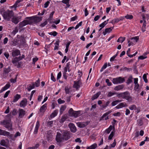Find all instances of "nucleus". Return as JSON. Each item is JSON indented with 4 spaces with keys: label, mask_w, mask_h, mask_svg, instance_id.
<instances>
[{
    "label": "nucleus",
    "mask_w": 149,
    "mask_h": 149,
    "mask_svg": "<svg viewBox=\"0 0 149 149\" xmlns=\"http://www.w3.org/2000/svg\"><path fill=\"white\" fill-rule=\"evenodd\" d=\"M70 133L66 131L61 130L57 132L56 140L57 142L60 143L64 141H67L70 138Z\"/></svg>",
    "instance_id": "1"
},
{
    "label": "nucleus",
    "mask_w": 149,
    "mask_h": 149,
    "mask_svg": "<svg viewBox=\"0 0 149 149\" xmlns=\"http://www.w3.org/2000/svg\"><path fill=\"white\" fill-rule=\"evenodd\" d=\"M13 15L14 14L12 11L8 10L3 13V16L4 19L9 21Z\"/></svg>",
    "instance_id": "2"
},
{
    "label": "nucleus",
    "mask_w": 149,
    "mask_h": 149,
    "mask_svg": "<svg viewBox=\"0 0 149 149\" xmlns=\"http://www.w3.org/2000/svg\"><path fill=\"white\" fill-rule=\"evenodd\" d=\"M139 40L138 36H135L127 39L128 41V46H133L136 44Z\"/></svg>",
    "instance_id": "3"
},
{
    "label": "nucleus",
    "mask_w": 149,
    "mask_h": 149,
    "mask_svg": "<svg viewBox=\"0 0 149 149\" xmlns=\"http://www.w3.org/2000/svg\"><path fill=\"white\" fill-rule=\"evenodd\" d=\"M26 19L30 20L31 24L33 23L38 22L42 20V19L40 17L35 16L27 17Z\"/></svg>",
    "instance_id": "4"
},
{
    "label": "nucleus",
    "mask_w": 149,
    "mask_h": 149,
    "mask_svg": "<svg viewBox=\"0 0 149 149\" xmlns=\"http://www.w3.org/2000/svg\"><path fill=\"white\" fill-rule=\"evenodd\" d=\"M1 124L4 125V127L8 129L9 130L12 129V125L10 120H4L1 122Z\"/></svg>",
    "instance_id": "5"
},
{
    "label": "nucleus",
    "mask_w": 149,
    "mask_h": 149,
    "mask_svg": "<svg viewBox=\"0 0 149 149\" xmlns=\"http://www.w3.org/2000/svg\"><path fill=\"white\" fill-rule=\"evenodd\" d=\"M70 116L77 117L80 114V111H75L73 110L72 108H70L68 111Z\"/></svg>",
    "instance_id": "6"
},
{
    "label": "nucleus",
    "mask_w": 149,
    "mask_h": 149,
    "mask_svg": "<svg viewBox=\"0 0 149 149\" xmlns=\"http://www.w3.org/2000/svg\"><path fill=\"white\" fill-rule=\"evenodd\" d=\"M122 98L129 101H131L132 100V97L130 96V93L128 91L123 92Z\"/></svg>",
    "instance_id": "7"
},
{
    "label": "nucleus",
    "mask_w": 149,
    "mask_h": 149,
    "mask_svg": "<svg viewBox=\"0 0 149 149\" xmlns=\"http://www.w3.org/2000/svg\"><path fill=\"white\" fill-rule=\"evenodd\" d=\"M19 61L17 57H16L12 59V63L14 66L19 68L20 67L21 64H22V62H19Z\"/></svg>",
    "instance_id": "8"
},
{
    "label": "nucleus",
    "mask_w": 149,
    "mask_h": 149,
    "mask_svg": "<svg viewBox=\"0 0 149 149\" xmlns=\"http://www.w3.org/2000/svg\"><path fill=\"white\" fill-rule=\"evenodd\" d=\"M125 81V79L121 77L113 78L112 80L113 83L114 84L122 83Z\"/></svg>",
    "instance_id": "9"
},
{
    "label": "nucleus",
    "mask_w": 149,
    "mask_h": 149,
    "mask_svg": "<svg viewBox=\"0 0 149 149\" xmlns=\"http://www.w3.org/2000/svg\"><path fill=\"white\" fill-rule=\"evenodd\" d=\"M11 21L15 24H17L21 20V16H13L12 17Z\"/></svg>",
    "instance_id": "10"
},
{
    "label": "nucleus",
    "mask_w": 149,
    "mask_h": 149,
    "mask_svg": "<svg viewBox=\"0 0 149 149\" xmlns=\"http://www.w3.org/2000/svg\"><path fill=\"white\" fill-rule=\"evenodd\" d=\"M31 24L30 20H25L20 22L19 24L20 28H22L27 24Z\"/></svg>",
    "instance_id": "11"
},
{
    "label": "nucleus",
    "mask_w": 149,
    "mask_h": 149,
    "mask_svg": "<svg viewBox=\"0 0 149 149\" xmlns=\"http://www.w3.org/2000/svg\"><path fill=\"white\" fill-rule=\"evenodd\" d=\"M74 84L73 87L74 88H76L77 90L80 87V85L82 84V82L80 80H78V81H74Z\"/></svg>",
    "instance_id": "12"
},
{
    "label": "nucleus",
    "mask_w": 149,
    "mask_h": 149,
    "mask_svg": "<svg viewBox=\"0 0 149 149\" xmlns=\"http://www.w3.org/2000/svg\"><path fill=\"white\" fill-rule=\"evenodd\" d=\"M19 117L20 118H22L26 114V111L24 110L19 109L18 110Z\"/></svg>",
    "instance_id": "13"
},
{
    "label": "nucleus",
    "mask_w": 149,
    "mask_h": 149,
    "mask_svg": "<svg viewBox=\"0 0 149 149\" xmlns=\"http://www.w3.org/2000/svg\"><path fill=\"white\" fill-rule=\"evenodd\" d=\"M27 100L26 99L24 98L20 103L19 106L21 107L24 108L27 105Z\"/></svg>",
    "instance_id": "14"
},
{
    "label": "nucleus",
    "mask_w": 149,
    "mask_h": 149,
    "mask_svg": "<svg viewBox=\"0 0 149 149\" xmlns=\"http://www.w3.org/2000/svg\"><path fill=\"white\" fill-rule=\"evenodd\" d=\"M20 52L18 49L14 50L12 51V56L15 57L20 55Z\"/></svg>",
    "instance_id": "15"
},
{
    "label": "nucleus",
    "mask_w": 149,
    "mask_h": 149,
    "mask_svg": "<svg viewBox=\"0 0 149 149\" xmlns=\"http://www.w3.org/2000/svg\"><path fill=\"white\" fill-rule=\"evenodd\" d=\"M69 126L70 130L72 132H75L76 131V128L74 125L72 123H70L69 125Z\"/></svg>",
    "instance_id": "16"
},
{
    "label": "nucleus",
    "mask_w": 149,
    "mask_h": 149,
    "mask_svg": "<svg viewBox=\"0 0 149 149\" xmlns=\"http://www.w3.org/2000/svg\"><path fill=\"white\" fill-rule=\"evenodd\" d=\"M40 126V123L39 121L38 120L36 122V126L34 129V133L35 134H36L38 132V128H39Z\"/></svg>",
    "instance_id": "17"
},
{
    "label": "nucleus",
    "mask_w": 149,
    "mask_h": 149,
    "mask_svg": "<svg viewBox=\"0 0 149 149\" xmlns=\"http://www.w3.org/2000/svg\"><path fill=\"white\" fill-rule=\"evenodd\" d=\"M111 111H109L108 112L104 113L102 116V118H103L105 120H107L109 119L108 116H107L108 115L111 113Z\"/></svg>",
    "instance_id": "18"
},
{
    "label": "nucleus",
    "mask_w": 149,
    "mask_h": 149,
    "mask_svg": "<svg viewBox=\"0 0 149 149\" xmlns=\"http://www.w3.org/2000/svg\"><path fill=\"white\" fill-rule=\"evenodd\" d=\"M87 122L83 123H78L79 127L81 128H83L86 126L88 124Z\"/></svg>",
    "instance_id": "19"
},
{
    "label": "nucleus",
    "mask_w": 149,
    "mask_h": 149,
    "mask_svg": "<svg viewBox=\"0 0 149 149\" xmlns=\"http://www.w3.org/2000/svg\"><path fill=\"white\" fill-rule=\"evenodd\" d=\"M10 133L5 130L0 129V135L4 136H8Z\"/></svg>",
    "instance_id": "20"
},
{
    "label": "nucleus",
    "mask_w": 149,
    "mask_h": 149,
    "mask_svg": "<svg viewBox=\"0 0 149 149\" xmlns=\"http://www.w3.org/2000/svg\"><path fill=\"white\" fill-rule=\"evenodd\" d=\"M21 95H20L17 94L14 97V99L12 102H15L17 101L18 100L21 98Z\"/></svg>",
    "instance_id": "21"
},
{
    "label": "nucleus",
    "mask_w": 149,
    "mask_h": 149,
    "mask_svg": "<svg viewBox=\"0 0 149 149\" xmlns=\"http://www.w3.org/2000/svg\"><path fill=\"white\" fill-rule=\"evenodd\" d=\"M47 104H45L44 105L42 106L40 108V112H44L46 109Z\"/></svg>",
    "instance_id": "22"
},
{
    "label": "nucleus",
    "mask_w": 149,
    "mask_h": 149,
    "mask_svg": "<svg viewBox=\"0 0 149 149\" xmlns=\"http://www.w3.org/2000/svg\"><path fill=\"white\" fill-rule=\"evenodd\" d=\"M127 106L126 104H124L123 103H121L117 106L115 108L117 109H119L124 107H126Z\"/></svg>",
    "instance_id": "23"
},
{
    "label": "nucleus",
    "mask_w": 149,
    "mask_h": 149,
    "mask_svg": "<svg viewBox=\"0 0 149 149\" xmlns=\"http://www.w3.org/2000/svg\"><path fill=\"white\" fill-rule=\"evenodd\" d=\"M112 29L113 28L112 27L106 28L105 31L103 32V35H105L107 33L110 32L112 30Z\"/></svg>",
    "instance_id": "24"
},
{
    "label": "nucleus",
    "mask_w": 149,
    "mask_h": 149,
    "mask_svg": "<svg viewBox=\"0 0 149 149\" xmlns=\"http://www.w3.org/2000/svg\"><path fill=\"white\" fill-rule=\"evenodd\" d=\"M139 87V84L135 85L134 90L136 92L137 94L138 93L140 92V88Z\"/></svg>",
    "instance_id": "25"
},
{
    "label": "nucleus",
    "mask_w": 149,
    "mask_h": 149,
    "mask_svg": "<svg viewBox=\"0 0 149 149\" xmlns=\"http://www.w3.org/2000/svg\"><path fill=\"white\" fill-rule=\"evenodd\" d=\"M100 94L101 92L99 91L96 94L93 95V96L92 97L91 99L92 100H93L97 99Z\"/></svg>",
    "instance_id": "26"
},
{
    "label": "nucleus",
    "mask_w": 149,
    "mask_h": 149,
    "mask_svg": "<svg viewBox=\"0 0 149 149\" xmlns=\"http://www.w3.org/2000/svg\"><path fill=\"white\" fill-rule=\"evenodd\" d=\"M124 86L123 85H120L116 86L114 90L117 91H119L122 89L124 88Z\"/></svg>",
    "instance_id": "27"
},
{
    "label": "nucleus",
    "mask_w": 149,
    "mask_h": 149,
    "mask_svg": "<svg viewBox=\"0 0 149 149\" xmlns=\"http://www.w3.org/2000/svg\"><path fill=\"white\" fill-rule=\"evenodd\" d=\"M46 137L48 140H50L52 138V135L50 131L48 132L46 135Z\"/></svg>",
    "instance_id": "28"
},
{
    "label": "nucleus",
    "mask_w": 149,
    "mask_h": 149,
    "mask_svg": "<svg viewBox=\"0 0 149 149\" xmlns=\"http://www.w3.org/2000/svg\"><path fill=\"white\" fill-rule=\"evenodd\" d=\"M125 40V37H119L117 41V42L122 43Z\"/></svg>",
    "instance_id": "29"
},
{
    "label": "nucleus",
    "mask_w": 149,
    "mask_h": 149,
    "mask_svg": "<svg viewBox=\"0 0 149 149\" xmlns=\"http://www.w3.org/2000/svg\"><path fill=\"white\" fill-rule=\"evenodd\" d=\"M10 86V85L9 83L7 84L4 87H3L1 90V92H2L8 88H9Z\"/></svg>",
    "instance_id": "30"
},
{
    "label": "nucleus",
    "mask_w": 149,
    "mask_h": 149,
    "mask_svg": "<svg viewBox=\"0 0 149 149\" xmlns=\"http://www.w3.org/2000/svg\"><path fill=\"white\" fill-rule=\"evenodd\" d=\"M122 102L121 100H116L114 101H113L111 104V105L112 106H115L118 103Z\"/></svg>",
    "instance_id": "31"
},
{
    "label": "nucleus",
    "mask_w": 149,
    "mask_h": 149,
    "mask_svg": "<svg viewBox=\"0 0 149 149\" xmlns=\"http://www.w3.org/2000/svg\"><path fill=\"white\" fill-rule=\"evenodd\" d=\"M58 111L57 110H55L50 115V117L51 118H53L56 116L57 114Z\"/></svg>",
    "instance_id": "32"
},
{
    "label": "nucleus",
    "mask_w": 149,
    "mask_h": 149,
    "mask_svg": "<svg viewBox=\"0 0 149 149\" xmlns=\"http://www.w3.org/2000/svg\"><path fill=\"white\" fill-rule=\"evenodd\" d=\"M68 69L65 67L64 68V72L63 74V76L64 77V78L65 79H67V70H68Z\"/></svg>",
    "instance_id": "33"
},
{
    "label": "nucleus",
    "mask_w": 149,
    "mask_h": 149,
    "mask_svg": "<svg viewBox=\"0 0 149 149\" xmlns=\"http://www.w3.org/2000/svg\"><path fill=\"white\" fill-rule=\"evenodd\" d=\"M97 147V144L96 143H94L91 146L88 147L87 148V149H95Z\"/></svg>",
    "instance_id": "34"
},
{
    "label": "nucleus",
    "mask_w": 149,
    "mask_h": 149,
    "mask_svg": "<svg viewBox=\"0 0 149 149\" xmlns=\"http://www.w3.org/2000/svg\"><path fill=\"white\" fill-rule=\"evenodd\" d=\"M148 74V73H147L146 74H144L143 77V78L144 81L145 83H147L148 82V80L147 79V75Z\"/></svg>",
    "instance_id": "35"
},
{
    "label": "nucleus",
    "mask_w": 149,
    "mask_h": 149,
    "mask_svg": "<svg viewBox=\"0 0 149 149\" xmlns=\"http://www.w3.org/2000/svg\"><path fill=\"white\" fill-rule=\"evenodd\" d=\"M113 128V127L111 125H110L109 127L106 130L105 132L107 134H109L111 130Z\"/></svg>",
    "instance_id": "36"
},
{
    "label": "nucleus",
    "mask_w": 149,
    "mask_h": 149,
    "mask_svg": "<svg viewBox=\"0 0 149 149\" xmlns=\"http://www.w3.org/2000/svg\"><path fill=\"white\" fill-rule=\"evenodd\" d=\"M54 21V20L52 17H49L47 20V22H49L50 23H53Z\"/></svg>",
    "instance_id": "37"
},
{
    "label": "nucleus",
    "mask_w": 149,
    "mask_h": 149,
    "mask_svg": "<svg viewBox=\"0 0 149 149\" xmlns=\"http://www.w3.org/2000/svg\"><path fill=\"white\" fill-rule=\"evenodd\" d=\"M132 76H130L127 81V83L128 84H129L132 82Z\"/></svg>",
    "instance_id": "38"
},
{
    "label": "nucleus",
    "mask_w": 149,
    "mask_h": 149,
    "mask_svg": "<svg viewBox=\"0 0 149 149\" xmlns=\"http://www.w3.org/2000/svg\"><path fill=\"white\" fill-rule=\"evenodd\" d=\"M0 144L1 145L4 146L6 147L7 146L6 144V142L4 140H1Z\"/></svg>",
    "instance_id": "39"
},
{
    "label": "nucleus",
    "mask_w": 149,
    "mask_h": 149,
    "mask_svg": "<svg viewBox=\"0 0 149 149\" xmlns=\"http://www.w3.org/2000/svg\"><path fill=\"white\" fill-rule=\"evenodd\" d=\"M35 86L36 87H38L40 85V80L39 79H38L34 83Z\"/></svg>",
    "instance_id": "40"
},
{
    "label": "nucleus",
    "mask_w": 149,
    "mask_h": 149,
    "mask_svg": "<svg viewBox=\"0 0 149 149\" xmlns=\"http://www.w3.org/2000/svg\"><path fill=\"white\" fill-rule=\"evenodd\" d=\"M107 24V22L106 21H104V22L102 23L99 26L102 28H103L105 25Z\"/></svg>",
    "instance_id": "41"
},
{
    "label": "nucleus",
    "mask_w": 149,
    "mask_h": 149,
    "mask_svg": "<svg viewBox=\"0 0 149 149\" xmlns=\"http://www.w3.org/2000/svg\"><path fill=\"white\" fill-rule=\"evenodd\" d=\"M119 21L120 19H118L115 18L112 20L111 21V23L113 24L116 23L118 22Z\"/></svg>",
    "instance_id": "42"
},
{
    "label": "nucleus",
    "mask_w": 149,
    "mask_h": 149,
    "mask_svg": "<svg viewBox=\"0 0 149 149\" xmlns=\"http://www.w3.org/2000/svg\"><path fill=\"white\" fill-rule=\"evenodd\" d=\"M107 65V63H104L102 67L101 68L100 71L102 72L103 71V70L106 68Z\"/></svg>",
    "instance_id": "43"
},
{
    "label": "nucleus",
    "mask_w": 149,
    "mask_h": 149,
    "mask_svg": "<svg viewBox=\"0 0 149 149\" xmlns=\"http://www.w3.org/2000/svg\"><path fill=\"white\" fill-rule=\"evenodd\" d=\"M35 87V86L34 83H33L32 85H30L29 86V88L28 89V91H30L31 89L34 88Z\"/></svg>",
    "instance_id": "44"
},
{
    "label": "nucleus",
    "mask_w": 149,
    "mask_h": 149,
    "mask_svg": "<svg viewBox=\"0 0 149 149\" xmlns=\"http://www.w3.org/2000/svg\"><path fill=\"white\" fill-rule=\"evenodd\" d=\"M114 132L113 131H112L111 132V134L109 135L108 137V139L109 140H111L112 139V138L114 136Z\"/></svg>",
    "instance_id": "45"
},
{
    "label": "nucleus",
    "mask_w": 149,
    "mask_h": 149,
    "mask_svg": "<svg viewBox=\"0 0 149 149\" xmlns=\"http://www.w3.org/2000/svg\"><path fill=\"white\" fill-rule=\"evenodd\" d=\"M129 109L131 110H135L136 107L135 105H133L129 107Z\"/></svg>",
    "instance_id": "46"
},
{
    "label": "nucleus",
    "mask_w": 149,
    "mask_h": 149,
    "mask_svg": "<svg viewBox=\"0 0 149 149\" xmlns=\"http://www.w3.org/2000/svg\"><path fill=\"white\" fill-rule=\"evenodd\" d=\"M39 146V144H36L35 146H34L29 148L28 149H37V148Z\"/></svg>",
    "instance_id": "47"
},
{
    "label": "nucleus",
    "mask_w": 149,
    "mask_h": 149,
    "mask_svg": "<svg viewBox=\"0 0 149 149\" xmlns=\"http://www.w3.org/2000/svg\"><path fill=\"white\" fill-rule=\"evenodd\" d=\"M10 70V68L8 67L7 68H5L4 69V72L6 74H7L9 73Z\"/></svg>",
    "instance_id": "48"
},
{
    "label": "nucleus",
    "mask_w": 149,
    "mask_h": 149,
    "mask_svg": "<svg viewBox=\"0 0 149 149\" xmlns=\"http://www.w3.org/2000/svg\"><path fill=\"white\" fill-rule=\"evenodd\" d=\"M48 34L50 35L53 36H56L57 33L56 31H54L49 33Z\"/></svg>",
    "instance_id": "49"
},
{
    "label": "nucleus",
    "mask_w": 149,
    "mask_h": 149,
    "mask_svg": "<svg viewBox=\"0 0 149 149\" xmlns=\"http://www.w3.org/2000/svg\"><path fill=\"white\" fill-rule=\"evenodd\" d=\"M116 93L115 94L117 95V97H118L119 98L122 97V98L123 93H118L116 92Z\"/></svg>",
    "instance_id": "50"
},
{
    "label": "nucleus",
    "mask_w": 149,
    "mask_h": 149,
    "mask_svg": "<svg viewBox=\"0 0 149 149\" xmlns=\"http://www.w3.org/2000/svg\"><path fill=\"white\" fill-rule=\"evenodd\" d=\"M116 93V92L113 93L111 91H110L109 92L107 95V96L108 97H110L112 96L113 95L115 94Z\"/></svg>",
    "instance_id": "51"
},
{
    "label": "nucleus",
    "mask_w": 149,
    "mask_h": 149,
    "mask_svg": "<svg viewBox=\"0 0 149 149\" xmlns=\"http://www.w3.org/2000/svg\"><path fill=\"white\" fill-rule=\"evenodd\" d=\"M143 20L144 21V22L143 24V26L142 27H146V21L145 20V18L144 17V16H143Z\"/></svg>",
    "instance_id": "52"
},
{
    "label": "nucleus",
    "mask_w": 149,
    "mask_h": 149,
    "mask_svg": "<svg viewBox=\"0 0 149 149\" xmlns=\"http://www.w3.org/2000/svg\"><path fill=\"white\" fill-rule=\"evenodd\" d=\"M110 101H108L107 102L105 105H102V107L103 108H104L107 107L109 105V104L110 103Z\"/></svg>",
    "instance_id": "53"
},
{
    "label": "nucleus",
    "mask_w": 149,
    "mask_h": 149,
    "mask_svg": "<svg viewBox=\"0 0 149 149\" xmlns=\"http://www.w3.org/2000/svg\"><path fill=\"white\" fill-rule=\"evenodd\" d=\"M125 17L127 19H131L133 18V16L132 15H127Z\"/></svg>",
    "instance_id": "54"
},
{
    "label": "nucleus",
    "mask_w": 149,
    "mask_h": 149,
    "mask_svg": "<svg viewBox=\"0 0 149 149\" xmlns=\"http://www.w3.org/2000/svg\"><path fill=\"white\" fill-rule=\"evenodd\" d=\"M17 75H16V77H15V79H10V81L11 83H15L16 81V79H17Z\"/></svg>",
    "instance_id": "55"
},
{
    "label": "nucleus",
    "mask_w": 149,
    "mask_h": 149,
    "mask_svg": "<svg viewBox=\"0 0 149 149\" xmlns=\"http://www.w3.org/2000/svg\"><path fill=\"white\" fill-rule=\"evenodd\" d=\"M66 108V106H62L60 108V112H62L63 111H64L65 110V109Z\"/></svg>",
    "instance_id": "56"
},
{
    "label": "nucleus",
    "mask_w": 149,
    "mask_h": 149,
    "mask_svg": "<svg viewBox=\"0 0 149 149\" xmlns=\"http://www.w3.org/2000/svg\"><path fill=\"white\" fill-rule=\"evenodd\" d=\"M106 82L107 83V85L108 86H110L112 85V83L109 81V80L108 79H107L106 80Z\"/></svg>",
    "instance_id": "57"
},
{
    "label": "nucleus",
    "mask_w": 149,
    "mask_h": 149,
    "mask_svg": "<svg viewBox=\"0 0 149 149\" xmlns=\"http://www.w3.org/2000/svg\"><path fill=\"white\" fill-rule=\"evenodd\" d=\"M25 40L24 38L22 37L21 38V40H20L21 44L23 45V44H24V43H25Z\"/></svg>",
    "instance_id": "58"
},
{
    "label": "nucleus",
    "mask_w": 149,
    "mask_h": 149,
    "mask_svg": "<svg viewBox=\"0 0 149 149\" xmlns=\"http://www.w3.org/2000/svg\"><path fill=\"white\" fill-rule=\"evenodd\" d=\"M58 103L59 104L64 103L65 102L64 100H61L60 98L58 100Z\"/></svg>",
    "instance_id": "59"
},
{
    "label": "nucleus",
    "mask_w": 149,
    "mask_h": 149,
    "mask_svg": "<svg viewBox=\"0 0 149 149\" xmlns=\"http://www.w3.org/2000/svg\"><path fill=\"white\" fill-rule=\"evenodd\" d=\"M82 22H81L79 24H78L75 27V29H78L79 26H81L82 25Z\"/></svg>",
    "instance_id": "60"
},
{
    "label": "nucleus",
    "mask_w": 149,
    "mask_h": 149,
    "mask_svg": "<svg viewBox=\"0 0 149 149\" xmlns=\"http://www.w3.org/2000/svg\"><path fill=\"white\" fill-rule=\"evenodd\" d=\"M116 142L115 139L114 141L113 142L111 145V148H114L116 146Z\"/></svg>",
    "instance_id": "61"
},
{
    "label": "nucleus",
    "mask_w": 149,
    "mask_h": 149,
    "mask_svg": "<svg viewBox=\"0 0 149 149\" xmlns=\"http://www.w3.org/2000/svg\"><path fill=\"white\" fill-rule=\"evenodd\" d=\"M10 91H7L5 93V94L4 96V98H5L8 96V95H9V93H10Z\"/></svg>",
    "instance_id": "62"
},
{
    "label": "nucleus",
    "mask_w": 149,
    "mask_h": 149,
    "mask_svg": "<svg viewBox=\"0 0 149 149\" xmlns=\"http://www.w3.org/2000/svg\"><path fill=\"white\" fill-rule=\"evenodd\" d=\"M18 28L17 27H15V29L13 31V33L14 34H15L16 33H17L18 32Z\"/></svg>",
    "instance_id": "63"
},
{
    "label": "nucleus",
    "mask_w": 149,
    "mask_h": 149,
    "mask_svg": "<svg viewBox=\"0 0 149 149\" xmlns=\"http://www.w3.org/2000/svg\"><path fill=\"white\" fill-rule=\"evenodd\" d=\"M12 114L13 115H15L17 114V110L16 109H14L12 112Z\"/></svg>",
    "instance_id": "64"
}]
</instances>
